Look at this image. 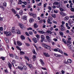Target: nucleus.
<instances>
[{
	"label": "nucleus",
	"mask_w": 74,
	"mask_h": 74,
	"mask_svg": "<svg viewBox=\"0 0 74 74\" xmlns=\"http://www.w3.org/2000/svg\"><path fill=\"white\" fill-rule=\"evenodd\" d=\"M23 69L24 70H27V67L25 66H24L23 67Z\"/></svg>",
	"instance_id": "nucleus-36"
},
{
	"label": "nucleus",
	"mask_w": 74,
	"mask_h": 74,
	"mask_svg": "<svg viewBox=\"0 0 74 74\" xmlns=\"http://www.w3.org/2000/svg\"><path fill=\"white\" fill-rule=\"evenodd\" d=\"M39 61L41 63V64H42V66H44V64H45V63H44V62H43V61L41 59H40L39 60Z\"/></svg>",
	"instance_id": "nucleus-15"
},
{
	"label": "nucleus",
	"mask_w": 74,
	"mask_h": 74,
	"mask_svg": "<svg viewBox=\"0 0 74 74\" xmlns=\"http://www.w3.org/2000/svg\"><path fill=\"white\" fill-rule=\"evenodd\" d=\"M32 16H33L34 18H36L37 17V14H34Z\"/></svg>",
	"instance_id": "nucleus-48"
},
{
	"label": "nucleus",
	"mask_w": 74,
	"mask_h": 74,
	"mask_svg": "<svg viewBox=\"0 0 74 74\" xmlns=\"http://www.w3.org/2000/svg\"><path fill=\"white\" fill-rule=\"evenodd\" d=\"M54 13H56V14H57V13H58V11L54 10Z\"/></svg>",
	"instance_id": "nucleus-56"
},
{
	"label": "nucleus",
	"mask_w": 74,
	"mask_h": 74,
	"mask_svg": "<svg viewBox=\"0 0 74 74\" xmlns=\"http://www.w3.org/2000/svg\"><path fill=\"white\" fill-rule=\"evenodd\" d=\"M23 2L21 0H18V4H23Z\"/></svg>",
	"instance_id": "nucleus-18"
},
{
	"label": "nucleus",
	"mask_w": 74,
	"mask_h": 74,
	"mask_svg": "<svg viewBox=\"0 0 74 74\" xmlns=\"http://www.w3.org/2000/svg\"><path fill=\"white\" fill-rule=\"evenodd\" d=\"M73 45H71L68 46V48L69 49H70V50H71V51H72V49H73Z\"/></svg>",
	"instance_id": "nucleus-8"
},
{
	"label": "nucleus",
	"mask_w": 74,
	"mask_h": 74,
	"mask_svg": "<svg viewBox=\"0 0 74 74\" xmlns=\"http://www.w3.org/2000/svg\"><path fill=\"white\" fill-rule=\"evenodd\" d=\"M59 33L60 35H61V36H62V35L63 34V33L62 32H60Z\"/></svg>",
	"instance_id": "nucleus-57"
},
{
	"label": "nucleus",
	"mask_w": 74,
	"mask_h": 74,
	"mask_svg": "<svg viewBox=\"0 0 74 74\" xmlns=\"http://www.w3.org/2000/svg\"><path fill=\"white\" fill-rule=\"evenodd\" d=\"M29 34L30 35H33V32L31 31L29 32Z\"/></svg>",
	"instance_id": "nucleus-53"
},
{
	"label": "nucleus",
	"mask_w": 74,
	"mask_h": 74,
	"mask_svg": "<svg viewBox=\"0 0 74 74\" xmlns=\"http://www.w3.org/2000/svg\"><path fill=\"white\" fill-rule=\"evenodd\" d=\"M32 52L34 53V54H35V55H37V53L36 52V51H35V50L33 49L32 50Z\"/></svg>",
	"instance_id": "nucleus-34"
},
{
	"label": "nucleus",
	"mask_w": 74,
	"mask_h": 74,
	"mask_svg": "<svg viewBox=\"0 0 74 74\" xmlns=\"http://www.w3.org/2000/svg\"><path fill=\"white\" fill-rule=\"evenodd\" d=\"M62 41L64 43V44H66V40H64V39H63Z\"/></svg>",
	"instance_id": "nucleus-46"
},
{
	"label": "nucleus",
	"mask_w": 74,
	"mask_h": 74,
	"mask_svg": "<svg viewBox=\"0 0 74 74\" xmlns=\"http://www.w3.org/2000/svg\"><path fill=\"white\" fill-rule=\"evenodd\" d=\"M69 19V17L68 16H66L64 18V21H68Z\"/></svg>",
	"instance_id": "nucleus-16"
},
{
	"label": "nucleus",
	"mask_w": 74,
	"mask_h": 74,
	"mask_svg": "<svg viewBox=\"0 0 74 74\" xmlns=\"http://www.w3.org/2000/svg\"><path fill=\"white\" fill-rule=\"evenodd\" d=\"M48 9H49V10H52V8H51V6H48Z\"/></svg>",
	"instance_id": "nucleus-63"
},
{
	"label": "nucleus",
	"mask_w": 74,
	"mask_h": 74,
	"mask_svg": "<svg viewBox=\"0 0 74 74\" xmlns=\"http://www.w3.org/2000/svg\"><path fill=\"white\" fill-rule=\"evenodd\" d=\"M22 14H23V11H22V10L20 11H19V14L21 15H22Z\"/></svg>",
	"instance_id": "nucleus-45"
},
{
	"label": "nucleus",
	"mask_w": 74,
	"mask_h": 74,
	"mask_svg": "<svg viewBox=\"0 0 74 74\" xmlns=\"http://www.w3.org/2000/svg\"><path fill=\"white\" fill-rule=\"evenodd\" d=\"M27 47H29L30 46V44L28 43H25Z\"/></svg>",
	"instance_id": "nucleus-64"
},
{
	"label": "nucleus",
	"mask_w": 74,
	"mask_h": 74,
	"mask_svg": "<svg viewBox=\"0 0 74 74\" xmlns=\"http://www.w3.org/2000/svg\"><path fill=\"white\" fill-rule=\"evenodd\" d=\"M5 72L6 73H8V70L7 69L4 70Z\"/></svg>",
	"instance_id": "nucleus-54"
},
{
	"label": "nucleus",
	"mask_w": 74,
	"mask_h": 74,
	"mask_svg": "<svg viewBox=\"0 0 74 74\" xmlns=\"http://www.w3.org/2000/svg\"><path fill=\"white\" fill-rule=\"evenodd\" d=\"M45 36L43 35H41V40H40V41L42 42H43V41L44 40V39H45Z\"/></svg>",
	"instance_id": "nucleus-4"
},
{
	"label": "nucleus",
	"mask_w": 74,
	"mask_h": 74,
	"mask_svg": "<svg viewBox=\"0 0 74 74\" xmlns=\"http://www.w3.org/2000/svg\"><path fill=\"white\" fill-rule=\"evenodd\" d=\"M20 53L21 55H24L25 52L22 51H20Z\"/></svg>",
	"instance_id": "nucleus-40"
},
{
	"label": "nucleus",
	"mask_w": 74,
	"mask_h": 74,
	"mask_svg": "<svg viewBox=\"0 0 74 74\" xmlns=\"http://www.w3.org/2000/svg\"><path fill=\"white\" fill-rule=\"evenodd\" d=\"M12 64L13 66H14V64H15V60H13L12 61Z\"/></svg>",
	"instance_id": "nucleus-44"
},
{
	"label": "nucleus",
	"mask_w": 74,
	"mask_h": 74,
	"mask_svg": "<svg viewBox=\"0 0 74 74\" xmlns=\"http://www.w3.org/2000/svg\"><path fill=\"white\" fill-rule=\"evenodd\" d=\"M0 59H1L2 60H5V57H3V56H1V58H0Z\"/></svg>",
	"instance_id": "nucleus-28"
},
{
	"label": "nucleus",
	"mask_w": 74,
	"mask_h": 74,
	"mask_svg": "<svg viewBox=\"0 0 74 74\" xmlns=\"http://www.w3.org/2000/svg\"><path fill=\"white\" fill-rule=\"evenodd\" d=\"M8 66L10 69H11V67H12V65L10 63H9Z\"/></svg>",
	"instance_id": "nucleus-25"
},
{
	"label": "nucleus",
	"mask_w": 74,
	"mask_h": 74,
	"mask_svg": "<svg viewBox=\"0 0 74 74\" xmlns=\"http://www.w3.org/2000/svg\"><path fill=\"white\" fill-rule=\"evenodd\" d=\"M47 21L48 23H49V24H52V22H51V20L49 19H48Z\"/></svg>",
	"instance_id": "nucleus-22"
},
{
	"label": "nucleus",
	"mask_w": 74,
	"mask_h": 74,
	"mask_svg": "<svg viewBox=\"0 0 74 74\" xmlns=\"http://www.w3.org/2000/svg\"><path fill=\"white\" fill-rule=\"evenodd\" d=\"M38 32L40 34H44V32L42 31H38Z\"/></svg>",
	"instance_id": "nucleus-31"
},
{
	"label": "nucleus",
	"mask_w": 74,
	"mask_h": 74,
	"mask_svg": "<svg viewBox=\"0 0 74 74\" xmlns=\"http://www.w3.org/2000/svg\"><path fill=\"white\" fill-rule=\"evenodd\" d=\"M68 37L67 38L68 40L69 41H71V38L70 36H68Z\"/></svg>",
	"instance_id": "nucleus-33"
},
{
	"label": "nucleus",
	"mask_w": 74,
	"mask_h": 74,
	"mask_svg": "<svg viewBox=\"0 0 74 74\" xmlns=\"http://www.w3.org/2000/svg\"><path fill=\"white\" fill-rule=\"evenodd\" d=\"M60 14L61 15H62V16H66L67 15V14H66L65 13H64L63 12H60Z\"/></svg>",
	"instance_id": "nucleus-6"
},
{
	"label": "nucleus",
	"mask_w": 74,
	"mask_h": 74,
	"mask_svg": "<svg viewBox=\"0 0 74 74\" xmlns=\"http://www.w3.org/2000/svg\"><path fill=\"white\" fill-rule=\"evenodd\" d=\"M25 34L26 35V36H29V34L27 32H25Z\"/></svg>",
	"instance_id": "nucleus-59"
},
{
	"label": "nucleus",
	"mask_w": 74,
	"mask_h": 74,
	"mask_svg": "<svg viewBox=\"0 0 74 74\" xmlns=\"http://www.w3.org/2000/svg\"><path fill=\"white\" fill-rule=\"evenodd\" d=\"M67 62L69 63H71L72 62V60L71 59H68L67 60Z\"/></svg>",
	"instance_id": "nucleus-19"
},
{
	"label": "nucleus",
	"mask_w": 74,
	"mask_h": 74,
	"mask_svg": "<svg viewBox=\"0 0 74 74\" xmlns=\"http://www.w3.org/2000/svg\"><path fill=\"white\" fill-rule=\"evenodd\" d=\"M47 5V3H46L45 4H44V8H45V7H46V6Z\"/></svg>",
	"instance_id": "nucleus-61"
},
{
	"label": "nucleus",
	"mask_w": 74,
	"mask_h": 74,
	"mask_svg": "<svg viewBox=\"0 0 74 74\" xmlns=\"http://www.w3.org/2000/svg\"><path fill=\"white\" fill-rule=\"evenodd\" d=\"M46 32L47 33H49V34H52V32L50 30L47 31H46Z\"/></svg>",
	"instance_id": "nucleus-37"
},
{
	"label": "nucleus",
	"mask_w": 74,
	"mask_h": 74,
	"mask_svg": "<svg viewBox=\"0 0 74 74\" xmlns=\"http://www.w3.org/2000/svg\"><path fill=\"white\" fill-rule=\"evenodd\" d=\"M42 45L43 47L46 48V49H49L51 48V47L45 44H42Z\"/></svg>",
	"instance_id": "nucleus-1"
},
{
	"label": "nucleus",
	"mask_w": 74,
	"mask_h": 74,
	"mask_svg": "<svg viewBox=\"0 0 74 74\" xmlns=\"http://www.w3.org/2000/svg\"><path fill=\"white\" fill-rule=\"evenodd\" d=\"M33 29L31 27H29V28H27V30H32Z\"/></svg>",
	"instance_id": "nucleus-58"
},
{
	"label": "nucleus",
	"mask_w": 74,
	"mask_h": 74,
	"mask_svg": "<svg viewBox=\"0 0 74 74\" xmlns=\"http://www.w3.org/2000/svg\"><path fill=\"white\" fill-rule=\"evenodd\" d=\"M43 55L46 57H49L50 56V55L48 53L44 52Z\"/></svg>",
	"instance_id": "nucleus-5"
},
{
	"label": "nucleus",
	"mask_w": 74,
	"mask_h": 74,
	"mask_svg": "<svg viewBox=\"0 0 74 74\" xmlns=\"http://www.w3.org/2000/svg\"><path fill=\"white\" fill-rule=\"evenodd\" d=\"M14 57H15V59H18V57L17 56H16V55H15Z\"/></svg>",
	"instance_id": "nucleus-51"
},
{
	"label": "nucleus",
	"mask_w": 74,
	"mask_h": 74,
	"mask_svg": "<svg viewBox=\"0 0 74 74\" xmlns=\"http://www.w3.org/2000/svg\"><path fill=\"white\" fill-rule=\"evenodd\" d=\"M16 48H17V49H18V50H19V51H21V49L18 46H16Z\"/></svg>",
	"instance_id": "nucleus-30"
},
{
	"label": "nucleus",
	"mask_w": 74,
	"mask_h": 74,
	"mask_svg": "<svg viewBox=\"0 0 74 74\" xmlns=\"http://www.w3.org/2000/svg\"><path fill=\"white\" fill-rule=\"evenodd\" d=\"M11 10L12 12L14 13V14H16V12L15 11V10H14V9H12Z\"/></svg>",
	"instance_id": "nucleus-17"
},
{
	"label": "nucleus",
	"mask_w": 74,
	"mask_h": 74,
	"mask_svg": "<svg viewBox=\"0 0 74 74\" xmlns=\"http://www.w3.org/2000/svg\"><path fill=\"white\" fill-rule=\"evenodd\" d=\"M61 28L60 30L61 31H63L64 30V29H65V27L63 25H61L60 26Z\"/></svg>",
	"instance_id": "nucleus-7"
},
{
	"label": "nucleus",
	"mask_w": 74,
	"mask_h": 74,
	"mask_svg": "<svg viewBox=\"0 0 74 74\" xmlns=\"http://www.w3.org/2000/svg\"><path fill=\"white\" fill-rule=\"evenodd\" d=\"M58 52H60V53H63V52L60 49H59V51Z\"/></svg>",
	"instance_id": "nucleus-55"
},
{
	"label": "nucleus",
	"mask_w": 74,
	"mask_h": 74,
	"mask_svg": "<svg viewBox=\"0 0 74 74\" xmlns=\"http://www.w3.org/2000/svg\"><path fill=\"white\" fill-rule=\"evenodd\" d=\"M5 40L6 43H8V42H9V40H8V39L7 38H5Z\"/></svg>",
	"instance_id": "nucleus-35"
},
{
	"label": "nucleus",
	"mask_w": 74,
	"mask_h": 74,
	"mask_svg": "<svg viewBox=\"0 0 74 74\" xmlns=\"http://www.w3.org/2000/svg\"><path fill=\"white\" fill-rule=\"evenodd\" d=\"M16 32H17V34H21V32L19 30H17Z\"/></svg>",
	"instance_id": "nucleus-43"
},
{
	"label": "nucleus",
	"mask_w": 74,
	"mask_h": 74,
	"mask_svg": "<svg viewBox=\"0 0 74 74\" xmlns=\"http://www.w3.org/2000/svg\"><path fill=\"white\" fill-rule=\"evenodd\" d=\"M48 19L50 21H52V20H53V18L52 17H49L48 18Z\"/></svg>",
	"instance_id": "nucleus-42"
},
{
	"label": "nucleus",
	"mask_w": 74,
	"mask_h": 74,
	"mask_svg": "<svg viewBox=\"0 0 74 74\" xmlns=\"http://www.w3.org/2000/svg\"><path fill=\"white\" fill-rule=\"evenodd\" d=\"M54 55L55 56H56V57H60V55H59L57 53H54Z\"/></svg>",
	"instance_id": "nucleus-26"
},
{
	"label": "nucleus",
	"mask_w": 74,
	"mask_h": 74,
	"mask_svg": "<svg viewBox=\"0 0 74 74\" xmlns=\"http://www.w3.org/2000/svg\"><path fill=\"white\" fill-rule=\"evenodd\" d=\"M54 51H55L56 52H58L59 51V49H55L54 50Z\"/></svg>",
	"instance_id": "nucleus-38"
},
{
	"label": "nucleus",
	"mask_w": 74,
	"mask_h": 74,
	"mask_svg": "<svg viewBox=\"0 0 74 74\" xmlns=\"http://www.w3.org/2000/svg\"><path fill=\"white\" fill-rule=\"evenodd\" d=\"M10 56V57H11V58H14V54H10L9 55Z\"/></svg>",
	"instance_id": "nucleus-47"
},
{
	"label": "nucleus",
	"mask_w": 74,
	"mask_h": 74,
	"mask_svg": "<svg viewBox=\"0 0 74 74\" xmlns=\"http://www.w3.org/2000/svg\"><path fill=\"white\" fill-rule=\"evenodd\" d=\"M17 45L19 46H21L22 45V43L19 41H17Z\"/></svg>",
	"instance_id": "nucleus-11"
},
{
	"label": "nucleus",
	"mask_w": 74,
	"mask_h": 74,
	"mask_svg": "<svg viewBox=\"0 0 74 74\" xmlns=\"http://www.w3.org/2000/svg\"><path fill=\"white\" fill-rule=\"evenodd\" d=\"M23 4H25V5H26L27 4V2L26 1L23 2Z\"/></svg>",
	"instance_id": "nucleus-62"
},
{
	"label": "nucleus",
	"mask_w": 74,
	"mask_h": 74,
	"mask_svg": "<svg viewBox=\"0 0 74 74\" xmlns=\"http://www.w3.org/2000/svg\"><path fill=\"white\" fill-rule=\"evenodd\" d=\"M34 21V19L33 18H31L29 20V22L30 23H32Z\"/></svg>",
	"instance_id": "nucleus-20"
},
{
	"label": "nucleus",
	"mask_w": 74,
	"mask_h": 74,
	"mask_svg": "<svg viewBox=\"0 0 74 74\" xmlns=\"http://www.w3.org/2000/svg\"><path fill=\"white\" fill-rule=\"evenodd\" d=\"M26 64L27 66H28L30 69H32L33 68V66H32V64H30L27 63Z\"/></svg>",
	"instance_id": "nucleus-10"
},
{
	"label": "nucleus",
	"mask_w": 74,
	"mask_h": 74,
	"mask_svg": "<svg viewBox=\"0 0 74 74\" xmlns=\"http://www.w3.org/2000/svg\"><path fill=\"white\" fill-rule=\"evenodd\" d=\"M25 59H27V60L28 61V62L29 61V60H30L29 58H28L27 57L25 56Z\"/></svg>",
	"instance_id": "nucleus-39"
},
{
	"label": "nucleus",
	"mask_w": 74,
	"mask_h": 74,
	"mask_svg": "<svg viewBox=\"0 0 74 74\" xmlns=\"http://www.w3.org/2000/svg\"><path fill=\"white\" fill-rule=\"evenodd\" d=\"M72 42H71L70 41H69V40H68L67 41V45H69L71 44Z\"/></svg>",
	"instance_id": "nucleus-21"
},
{
	"label": "nucleus",
	"mask_w": 74,
	"mask_h": 74,
	"mask_svg": "<svg viewBox=\"0 0 74 74\" xmlns=\"http://www.w3.org/2000/svg\"><path fill=\"white\" fill-rule=\"evenodd\" d=\"M51 16L53 18H55L56 17V14H51Z\"/></svg>",
	"instance_id": "nucleus-32"
},
{
	"label": "nucleus",
	"mask_w": 74,
	"mask_h": 74,
	"mask_svg": "<svg viewBox=\"0 0 74 74\" xmlns=\"http://www.w3.org/2000/svg\"><path fill=\"white\" fill-rule=\"evenodd\" d=\"M34 28H37L38 27V25L36 23H35L34 24Z\"/></svg>",
	"instance_id": "nucleus-23"
},
{
	"label": "nucleus",
	"mask_w": 74,
	"mask_h": 74,
	"mask_svg": "<svg viewBox=\"0 0 74 74\" xmlns=\"http://www.w3.org/2000/svg\"><path fill=\"white\" fill-rule=\"evenodd\" d=\"M32 58L33 59V60L34 61L36 60V57L35 56H33Z\"/></svg>",
	"instance_id": "nucleus-29"
},
{
	"label": "nucleus",
	"mask_w": 74,
	"mask_h": 74,
	"mask_svg": "<svg viewBox=\"0 0 74 74\" xmlns=\"http://www.w3.org/2000/svg\"><path fill=\"white\" fill-rule=\"evenodd\" d=\"M3 5L5 7H6V6H7V3L5 2H4L3 3Z\"/></svg>",
	"instance_id": "nucleus-41"
},
{
	"label": "nucleus",
	"mask_w": 74,
	"mask_h": 74,
	"mask_svg": "<svg viewBox=\"0 0 74 74\" xmlns=\"http://www.w3.org/2000/svg\"><path fill=\"white\" fill-rule=\"evenodd\" d=\"M18 25L20 26V28L23 29V30H25V29H26V26L24 25L22 23H19L18 24Z\"/></svg>",
	"instance_id": "nucleus-2"
},
{
	"label": "nucleus",
	"mask_w": 74,
	"mask_h": 74,
	"mask_svg": "<svg viewBox=\"0 0 74 74\" xmlns=\"http://www.w3.org/2000/svg\"><path fill=\"white\" fill-rule=\"evenodd\" d=\"M59 3L57 1H55L53 3V5H59Z\"/></svg>",
	"instance_id": "nucleus-13"
},
{
	"label": "nucleus",
	"mask_w": 74,
	"mask_h": 74,
	"mask_svg": "<svg viewBox=\"0 0 74 74\" xmlns=\"http://www.w3.org/2000/svg\"><path fill=\"white\" fill-rule=\"evenodd\" d=\"M71 10L72 12H74V8H71Z\"/></svg>",
	"instance_id": "nucleus-52"
},
{
	"label": "nucleus",
	"mask_w": 74,
	"mask_h": 74,
	"mask_svg": "<svg viewBox=\"0 0 74 74\" xmlns=\"http://www.w3.org/2000/svg\"><path fill=\"white\" fill-rule=\"evenodd\" d=\"M32 40L35 43H37V40L36 38H33Z\"/></svg>",
	"instance_id": "nucleus-14"
},
{
	"label": "nucleus",
	"mask_w": 74,
	"mask_h": 74,
	"mask_svg": "<svg viewBox=\"0 0 74 74\" xmlns=\"http://www.w3.org/2000/svg\"><path fill=\"white\" fill-rule=\"evenodd\" d=\"M52 22L53 23H55V24H57V22L56 21H55V20H53Z\"/></svg>",
	"instance_id": "nucleus-50"
},
{
	"label": "nucleus",
	"mask_w": 74,
	"mask_h": 74,
	"mask_svg": "<svg viewBox=\"0 0 74 74\" xmlns=\"http://www.w3.org/2000/svg\"><path fill=\"white\" fill-rule=\"evenodd\" d=\"M33 13H31V12H29V14L30 16H32L33 15Z\"/></svg>",
	"instance_id": "nucleus-49"
},
{
	"label": "nucleus",
	"mask_w": 74,
	"mask_h": 74,
	"mask_svg": "<svg viewBox=\"0 0 74 74\" xmlns=\"http://www.w3.org/2000/svg\"><path fill=\"white\" fill-rule=\"evenodd\" d=\"M4 33L5 34L6 36H10L11 35V33L10 32H5Z\"/></svg>",
	"instance_id": "nucleus-3"
},
{
	"label": "nucleus",
	"mask_w": 74,
	"mask_h": 74,
	"mask_svg": "<svg viewBox=\"0 0 74 74\" xmlns=\"http://www.w3.org/2000/svg\"><path fill=\"white\" fill-rule=\"evenodd\" d=\"M59 9L61 11H64V9L62 8H60Z\"/></svg>",
	"instance_id": "nucleus-60"
},
{
	"label": "nucleus",
	"mask_w": 74,
	"mask_h": 74,
	"mask_svg": "<svg viewBox=\"0 0 74 74\" xmlns=\"http://www.w3.org/2000/svg\"><path fill=\"white\" fill-rule=\"evenodd\" d=\"M12 32L13 33H16L14 27H13L12 28Z\"/></svg>",
	"instance_id": "nucleus-9"
},
{
	"label": "nucleus",
	"mask_w": 74,
	"mask_h": 74,
	"mask_svg": "<svg viewBox=\"0 0 74 74\" xmlns=\"http://www.w3.org/2000/svg\"><path fill=\"white\" fill-rule=\"evenodd\" d=\"M18 68L19 69L21 70H23V67L21 66H18Z\"/></svg>",
	"instance_id": "nucleus-24"
},
{
	"label": "nucleus",
	"mask_w": 74,
	"mask_h": 74,
	"mask_svg": "<svg viewBox=\"0 0 74 74\" xmlns=\"http://www.w3.org/2000/svg\"><path fill=\"white\" fill-rule=\"evenodd\" d=\"M22 19L23 21H26L27 19V16H23L22 17Z\"/></svg>",
	"instance_id": "nucleus-12"
},
{
	"label": "nucleus",
	"mask_w": 74,
	"mask_h": 74,
	"mask_svg": "<svg viewBox=\"0 0 74 74\" xmlns=\"http://www.w3.org/2000/svg\"><path fill=\"white\" fill-rule=\"evenodd\" d=\"M21 38L22 40H25V36H24L23 35H21Z\"/></svg>",
	"instance_id": "nucleus-27"
}]
</instances>
